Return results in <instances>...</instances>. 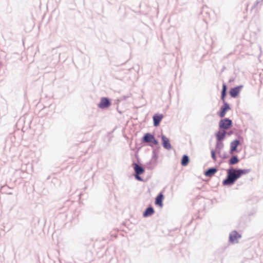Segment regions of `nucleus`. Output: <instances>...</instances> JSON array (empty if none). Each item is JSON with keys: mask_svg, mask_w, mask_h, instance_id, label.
Masks as SVG:
<instances>
[{"mask_svg": "<svg viewBox=\"0 0 263 263\" xmlns=\"http://www.w3.org/2000/svg\"><path fill=\"white\" fill-rule=\"evenodd\" d=\"M239 144L240 141L238 140L233 141L230 144V153L232 155L237 151V147Z\"/></svg>", "mask_w": 263, "mask_h": 263, "instance_id": "7", "label": "nucleus"}, {"mask_svg": "<svg viewBox=\"0 0 263 263\" xmlns=\"http://www.w3.org/2000/svg\"><path fill=\"white\" fill-rule=\"evenodd\" d=\"M240 88L241 86L231 88L230 91V96L233 98L236 97L239 93Z\"/></svg>", "mask_w": 263, "mask_h": 263, "instance_id": "11", "label": "nucleus"}, {"mask_svg": "<svg viewBox=\"0 0 263 263\" xmlns=\"http://www.w3.org/2000/svg\"><path fill=\"white\" fill-rule=\"evenodd\" d=\"M154 213V210L152 207H149L143 213V216L144 217H147L151 216L153 215Z\"/></svg>", "mask_w": 263, "mask_h": 263, "instance_id": "14", "label": "nucleus"}, {"mask_svg": "<svg viewBox=\"0 0 263 263\" xmlns=\"http://www.w3.org/2000/svg\"><path fill=\"white\" fill-rule=\"evenodd\" d=\"M143 141L145 142H152L155 145L158 144V141L154 136L151 134H146L143 137Z\"/></svg>", "mask_w": 263, "mask_h": 263, "instance_id": "5", "label": "nucleus"}, {"mask_svg": "<svg viewBox=\"0 0 263 263\" xmlns=\"http://www.w3.org/2000/svg\"><path fill=\"white\" fill-rule=\"evenodd\" d=\"M133 165L134 169L136 173V175H135L136 178L139 181H142V179L141 178V177L139 176V175L144 173V168L142 167L139 165L137 163H134L133 164Z\"/></svg>", "mask_w": 263, "mask_h": 263, "instance_id": "3", "label": "nucleus"}, {"mask_svg": "<svg viewBox=\"0 0 263 263\" xmlns=\"http://www.w3.org/2000/svg\"><path fill=\"white\" fill-rule=\"evenodd\" d=\"M216 172H217V170L216 168H210L205 172V175L208 177H211Z\"/></svg>", "mask_w": 263, "mask_h": 263, "instance_id": "15", "label": "nucleus"}, {"mask_svg": "<svg viewBox=\"0 0 263 263\" xmlns=\"http://www.w3.org/2000/svg\"><path fill=\"white\" fill-rule=\"evenodd\" d=\"M162 145L163 147L167 149H171L172 146L170 143L169 139L166 138L165 136H162Z\"/></svg>", "mask_w": 263, "mask_h": 263, "instance_id": "9", "label": "nucleus"}, {"mask_svg": "<svg viewBox=\"0 0 263 263\" xmlns=\"http://www.w3.org/2000/svg\"><path fill=\"white\" fill-rule=\"evenodd\" d=\"M212 154V157L214 160H216V156H215V152L214 151H212L211 152Z\"/></svg>", "mask_w": 263, "mask_h": 263, "instance_id": "18", "label": "nucleus"}, {"mask_svg": "<svg viewBox=\"0 0 263 263\" xmlns=\"http://www.w3.org/2000/svg\"><path fill=\"white\" fill-rule=\"evenodd\" d=\"M111 103L109 100L106 98H102L101 99L100 103L98 104V106L100 108H105L109 107Z\"/></svg>", "mask_w": 263, "mask_h": 263, "instance_id": "6", "label": "nucleus"}, {"mask_svg": "<svg viewBox=\"0 0 263 263\" xmlns=\"http://www.w3.org/2000/svg\"><path fill=\"white\" fill-rule=\"evenodd\" d=\"M226 134V132L225 130L218 131L216 134V137L218 141H220L222 140L224 138Z\"/></svg>", "mask_w": 263, "mask_h": 263, "instance_id": "13", "label": "nucleus"}, {"mask_svg": "<svg viewBox=\"0 0 263 263\" xmlns=\"http://www.w3.org/2000/svg\"><path fill=\"white\" fill-rule=\"evenodd\" d=\"M232 126V121L229 119H224L219 122V127L224 129H228Z\"/></svg>", "mask_w": 263, "mask_h": 263, "instance_id": "4", "label": "nucleus"}, {"mask_svg": "<svg viewBox=\"0 0 263 263\" xmlns=\"http://www.w3.org/2000/svg\"><path fill=\"white\" fill-rule=\"evenodd\" d=\"M164 196L162 194H160L156 198L155 204L159 205L160 207L163 206V200Z\"/></svg>", "mask_w": 263, "mask_h": 263, "instance_id": "12", "label": "nucleus"}, {"mask_svg": "<svg viewBox=\"0 0 263 263\" xmlns=\"http://www.w3.org/2000/svg\"><path fill=\"white\" fill-rule=\"evenodd\" d=\"M239 162L238 158L237 156H233L230 160H229V164L231 165H233Z\"/></svg>", "mask_w": 263, "mask_h": 263, "instance_id": "16", "label": "nucleus"}, {"mask_svg": "<svg viewBox=\"0 0 263 263\" xmlns=\"http://www.w3.org/2000/svg\"><path fill=\"white\" fill-rule=\"evenodd\" d=\"M240 237V235L236 231L232 232L229 237L231 242L234 243L237 241V239Z\"/></svg>", "mask_w": 263, "mask_h": 263, "instance_id": "10", "label": "nucleus"}, {"mask_svg": "<svg viewBox=\"0 0 263 263\" xmlns=\"http://www.w3.org/2000/svg\"><path fill=\"white\" fill-rule=\"evenodd\" d=\"M163 118V116L162 114H155L153 116L154 125L156 127L159 126Z\"/></svg>", "mask_w": 263, "mask_h": 263, "instance_id": "8", "label": "nucleus"}, {"mask_svg": "<svg viewBox=\"0 0 263 263\" xmlns=\"http://www.w3.org/2000/svg\"><path fill=\"white\" fill-rule=\"evenodd\" d=\"M189 162V157L186 155H184L181 161V164L183 166H186Z\"/></svg>", "mask_w": 263, "mask_h": 263, "instance_id": "17", "label": "nucleus"}, {"mask_svg": "<svg viewBox=\"0 0 263 263\" xmlns=\"http://www.w3.org/2000/svg\"><path fill=\"white\" fill-rule=\"evenodd\" d=\"M226 90H227V86L226 84H223L222 85V90L221 92V100H222L223 102L224 103V106H222L221 107V111L219 114V116L221 118L223 117L226 112L230 109V108L229 107V105L228 103H227L225 101V97L226 95Z\"/></svg>", "mask_w": 263, "mask_h": 263, "instance_id": "2", "label": "nucleus"}, {"mask_svg": "<svg viewBox=\"0 0 263 263\" xmlns=\"http://www.w3.org/2000/svg\"><path fill=\"white\" fill-rule=\"evenodd\" d=\"M249 172L248 170H229L228 171L227 178L222 181V184L224 185L233 184L237 179L242 175L248 173Z\"/></svg>", "mask_w": 263, "mask_h": 263, "instance_id": "1", "label": "nucleus"}]
</instances>
